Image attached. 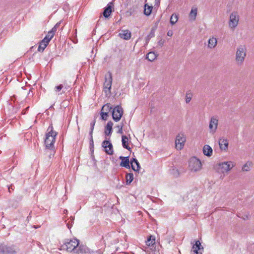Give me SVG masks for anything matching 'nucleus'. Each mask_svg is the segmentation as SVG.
<instances>
[{"label": "nucleus", "mask_w": 254, "mask_h": 254, "mask_svg": "<svg viewBox=\"0 0 254 254\" xmlns=\"http://www.w3.org/2000/svg\"><path fill=\"white\" fill-rule=\"evenodd\" d=\"M235 166V163L233 161H225L217 164L215 166L216 171L225 175L228 174L231 169Z\"/></svg>", "instance_id": "nucleus-1"}, {"label": "nucleus", "mask_w": 254, "mask_h": 254, "mask_svg": "<svg viewBox=\"0 0 254 254\" xmlns=\"http://www.w3.org/2000/svg\"><path fill=\"white\" fill-rule=\"evenodd\" d=\"M202 169V164L200 160L196 157L190 158L188 161V169L192 173H197Z\"/></svg>", "instance_id": "nucleus-2"}, {"label": "nucleus", "mask_w": 254, "mask_h": 254, "mask_svg": "<svg viewBox=\"0 0 254 254\" xmlns=\"http://www.w3.org/2000/svg\"><path fill=\"white\" fill-rule=\"evenodd\" d=\"M247 56V47L245 45H240L237 49L235 54V62L238 65L244 64Z\"/></svg>", "instance_id": "nucleus-3"}, {"label": "nucleus", "mask_w": 254, "mask_h": 254, "mask_svg": "<svg viewBox=\"0 0 254 254\" xmlns=\"http://www.w3.org/2000/svg\"><path fill=\"white\" fill-rule=\"evenodd\" d=\"M57 134V132L53 130L52 126H50L48 128L45 139V144L46 148L52 149L54 147V144L55 142V138Z\"/></svg>", "instance_id": "nucleus-4"}, {"label": "nucleus", "mask_w": 254, "mask_h": 254, "mask_svg": "<svg viewBox=\"0 0 254 254\" xmlns=\"http://www.w3.org/2000/svg\"><path fill=\"white\" fill-rule=\"evenodd\" d=\"M240 20V15L236 11H232L229 17L228 22V26L230 29L234 31L236 29L239 25Z\"/></svg>", "instance_id": "nucleus-5"}, {"label": "nucleus", "mask_w": 254, "mask_h": 254, "mask_svg": "<svg viewBox=\"0 0 254 254\" xmlns=\"http://www.w3.org/2000/svg\"><path fill=\"white\" fill-rule=\"evenodd\" d=\"M18 251V249L15 246L0 245V254H16Z\"/></svg>", "instance_id": "nucleus-6"}, {"label": "nucleus", "mask_w": 254, "mask_h": 254, "mask_svg": "<svg viewBox=\"0 0 254 254\" xmlns=\"http://www.w3.org/2000/svg\"><path fill=\"white\" fill-rule=\"evenodd\" d=\"M192 248L191 250V254H202L204 248L202 245V242L199 240H194L191 242Z\"/></svg>", "instance_id": "nucleus-7"}, {"label": "nucleus", "mask_w": 254, "mask_h": 254, "mask_svg": "<svg viewBox=\"0 0 254 254\" xmlns=\"http://www.w3.org/2000/svg\"><path fill=\"white\" fill-rule=\"evenodd\" d=\"M186 141V136L184 133H179L176 137L175 145L177 150L183 148Z\"/></svg>", "instance_id": "nucleus-8"}, {"label": "nucleus", "mask_w": 254, "mask_h": 254, "mask_svg": "<svg viewBox=\"0 0 254 254\" xmlns=\"http://www.w3.org/2000/svg\"><path fill=\"white\" fill-rule=\"evenodd\" d=\"M112 83V77L110 73L105 76V80L104 83V91L106 96H110Z\"/></svg>", "instance_id": "nucleus-9"}, {"label": "nucleus", "mask_w": 254, "mask_h": 254, "mask_svg": "<svg viewBox=\"0 0 254 254\" xmlns=\"http://www.w3.org/2000/svg\"><path fill=\"white\" fill-rule=\"evenodd\" d=\"M79 244L78 239H69V241L66 242L65 245L68 252L73 251L74 253H77V248Z\"/></svg>", "instance_id": "nucleus-10"}, {"label": "nucleus", "mask_w": 254, "mask_h": 254, "mask_svg": "<svg viewBox=\"0 0 254 254\" xmlns=\"http://www.w3.org/2000/svg\"><path fill=\"white\" fill-rule=\"evenodd\" d=\"M218 118L217 116H214L210 118L209 123V132L214 134L218 127Z\"/></svg>", "instance_id": "nucleus-11"}, {"label": "nucleus", "mask_w": 254, "mask_h": 254, "mask_svg": "<svg viewBox=\"0 0 254 254\" xmlns=\"http://www.w3.org/2000/svg\"><path fill=\"white\" fill-rule=\"evenodd\" d=\"M123 115V109L120 106H116L112 111V117L115 122L120 120Z\"/></svg>", "instance_id": "nucleus-12"}, {"label": "nucleus", "mask_w": 254, "mask_h": 254, "mask_svg": "<svg viewBox=\"0 0 254 254\" xmlns=\"http://www.w3.org/2000/svg\"><path fill=\"white\" fill-rule=\"evenodd\" d=\"M102 147L105 149V152L109 155L113 154L112 144L108 140H105L102 143Z\"/></svg>", "instance_id": "nucleus-13"}, {"label": "nucleus", "mask_w": 254, "mask_h": 254, "mask_svg": "<svg viewBox=\"0 0 254 254\" xmlns=\"http://www.w3.org/2000/svg\"><path fill=\"white\" fill-rule=\"evenodd\" d=\"M217 38L216 37L211 36L208 40L207 48L210 49L215 48L217 45Z\"/></svg>", "instance_id": "nucleus-14"}, {"label": "nucleus", "mask_w": 254, "mask_h": 254, "mask_svg": "<svg viewBox=\"0 0 254 254\" xmlns=\"http://www.w3.org/2000/svg\"><path fill=\"white\" fill-rule=\"evenodd\" d=\"M131 35V32L128 30H123L119 34L120 37L126 40H129Z\"/></svg>", "instance_id": "nucleus-15"}, {"label": "nucleus", "mask_w": 254, "mask_h": 254, "mask_svg": "<svg viewBox=\"0 0 254 254\" xmlns=\"http://www.w3.org/2000/svg\"><path fill=\"white\" fill-rule=\"evenodd\" d=\"M197 14V8L195 6H192L189 15L190 20L194 21L196 19Z\"/></svg>", "instance_id": "nucleus-16"}, {"label": "nucleus", "mask_w": 254, "mask_h": 254, "mask_svg": "<svg viewBox=\"0 0 254 254\" xmlns=\"http://www.w3.org/2000/svg\"><path fill=\"white\" fill-rule=\"evenodd\" d=\"M120 159L122 160L120 166L122 167H126L127 168H129V157H124V156H120L119 157Z\"/></svg>", "instance_id": "nucleus-17"}, {"label": "nucleus", "mask_w": 254, "mask_h": 254, "mask_svg": "<svg viewBox=\"0 0 254 254\" xmlns=\"http://www.w3.org/2000/svg\"><path fill=\"white\" fill-rule=\"evenodd\" d=\"M253 166V162L251 161H248L242 166L241 170L243 172H249L252 169Z\"/></svg>", "instance_id": "nucleus-18"}, {"label": "nucleus", "mask_w": 254, "mask_h": 254, "mask_svg": "<svg viewBox=\"0 0 254 254\" xmlns=\"http://www.w3.org/2000/svg\"><path fill=\"white\" fill-rule=\"evenodd\" d=\"M219 144L221 149L226 151L228 149V141L227 139L221 138L219 140Z\"/></svg>", "instance_id": "nucleus-19"}, {"label": "nucleus", "mask_w": 254, "mask_h": 254, "mask_svg": "<svg viewBox=\"0 0 254 254\" xmlns=\"http://www.w3.org/2000/svg\"><path fill=\"white\" fill-rule=\"evenodd\" d=\"M113 126V123L110 121L108 122L107 124V125L105 127V134L106 135H111L112 132V127Z\"/></svg>", "instance_id": "nucleus-20"}, {"label": "nucleus", "mask_w": 254, "mask_h": 254, "mask_svg": "<svg viewBox=\"0 0 254 254\" xmlns=\"http://www.w3.org/2000/svg\"><path fill=\"white\" fill-rule=\"evenodd\" d=\"M130 164L132 170L134 171H138L140 169L139 163L135 158H133L130 161Z\"/></svg>", "instance_id": "nucleus-21"}, {"label": "nucleus", "mask_w": 254, "mask_h": 254, "mask_svg": "<svg viewBox=\"0 0 254 254\" xmlns=\"http://www.w3.org/2000/svg\"><path fill=\"white\" fill-rule=\"evenodd\" d=\"M212 149L208 145H205L203 148V154L208 157H210L212 154Z\"/></svg>", "instance_id": "nucleus-22"}, {"label": "nucleus", "mask_w": 254, "mask_h": 254, "mask_svg": "<svg viewBox=\"0 0 254 254\" xmlns=\"http://www.w3.org/2000/svg\"><path fill=\"white\" fill-rule=\"evenodd\" d=\"M122 142L124 148L130 150V148L128 146V138L125 135H123L122 137Z\"/></svg>", "instance_id": "nucleus-23"}, {"label": "nucleus", "mask_w": 254, "mask_h": 254, "mask_svg": "<svg viewBox=\"0 0 254 254\" xmlns=\"http://www.w3.org/2000/svg\"><path fill=\"white\" fill-rule=\"evenodd\" d=\"M66 89V87H64V85L60 84L58 86H57L55 88V92L58 93L59 95H61L63 93L65 92V90Z\"/></svg>", "instance_id": "nucleus-24"}, {"label": "nucleus", "mask_w": 254, "mask_h": 254, "mask_svg": "<svg viewBox=\"0 0 254 254\" xmlns=\"http://www.w3.org/2000/svg\"><path fill=\"white\" fill-rule=\"evenodd\" d=\"M156 239H147L145 241V244L147 246L152 247L151 250H153L156 249Z\"/></svg>", "instance_id": "nucleus-25"}, {"label": "nucleus", "mask_w": 254, "mask_h": 254, "mask_svg": "<svg viewBox=\"0 0 254 254\" xmlns=\"http://www.w3.org/2000/svg\"><path fill=\"white\" fill-rule=\"evenodd\" d=\"M49 42L43 39L39 44L38 47V51L39 52H43L44 49L46 48L47 45H48Z\"/></svg>", "instance_id": "nucleus-26"}, {"label": "nucleus", "mask_w": 254, "mask_h": 254, "mask_svg": "<svg viewBox=\"0 0 254 254\" xmlns=\"http://www.w3.org/2000/svg\"><path fill=\"white\" fill-rule=\"evenodd\" d=\"M112 12V8L111 6L109 4H108L107 6L105 8L104 12L103 15L105 17H108Z\"/></svg>", "instance_id": "nucleus-27"}, {"label": "nucleus", "mask_w": 254, "mask_h": 254, "mask_svg": "<svg viewBox=\"0 0 254 254\" xmlns=\"http://www.w3.org/2000/svg\"><path fill=\"white\" fill-rule=\"evenodd\" d=\"M152 6H149L147 4H145L144 5V13L146 15H149L152 12Z\"/></svg>", "instance_id": "nucleus-28"}, {"label": "nucleus", "mask_w": 254, "mask_h": 254, "mask_svg": "<svg viewBox=\"0 0 254 254\" xmlns=\"http://www.w3.org/2000/svg\"><path fill=\"white\" fill-rule=\"evenodd\" d=\"M157 55L154 52H149L148 53V54L146 55V59L152 62L156 58Z\"/></svg>", "instance_id": "nucleus-29"}, {"label": "nucleus", "mask_w": 254, "mask_h": 254, "mask_svg": "<svg viewBox=\"0 0 254 254\" xmlns=\"http://www.w3.org/2000/svg\"><path fill=\"white\" fill-rule=\"evenodd\" d=\"M133 179V175L132 173H128L126 175V184H130Z\"/></svg>", "instance_id": "nucleus-30"}, {"label": "nucleus", "mask_w": 254, "mask_h": 254, "mask_svg": "<svg viewBox=\"0 0 254 254\" xmlns=\"http://www.w3.org/2000/svg\"><path fill=\"white\" fill-rule=\"evenodd\" d=\"M178 20V16L177 14L174 13L172 15L170 18V23L172 25L175 24Z\"/></svg>", "instance_id": "nucleus-31"}, {"label": "nucleus", "mask_w": 254, "mask_h": 254, "mask_svg": "<svg viewBox=\"0 0 254 254\" xmlns=\"http://www.w3.org/2000/svg\"><path fill=\"white\" fill-rule=\"evenodd\" d=\"M87 248L86 246L82 245H79L77 248V251L78 252L77 253H86L87 252Z\"/></svg>", "instance_id": "nucleus-32"}, {"label": "nucleus", "mask_w": 254, "mask_h": 254, "mask_svg": "<svg viewBox=\"0 0 254 254\" xmlns=\"http://www.w3.org/2000/svg\"><path fill=\"white\" fill-rule=\"evenodd\" d=\"M54 35L55 34L53 32L49 31L44 39L49 43L50 41L54 37Z\"/></svg>", "instance_id": "nucleus-33"}, {"label": "nucleus", "mask_w": 254, "mask_h": 254, "mask_svg": "<svg viewBox=\"0 0 254 254\" xmlns=\"http://www.w3.org/2000/svg\"><path fill=\"white\" fill-rule=\"evenodd\" d=\"M112 109V107L110 104H107L103 106L102 109V112H107V113Z\"/></svg>", "instance_id": "nucleus-34"}, {"label": "nucleus", "mask_w": 254, "mask_h": 254, "mask_svg": "<svg viewBox=\"0 0 254 254\" xmlns=\"http://www.w3.org/2000/svg\"><path fill=\"white\" fill-rule=\"evenodd\" d=\"M192 97V94L190 92H187L186 94V102L187 103H190V102L191 101V98Z\"/></svg>", "instance_id": "nucleus-35"}, {"label": "nucleus", "mask_w": 254, "mask_h": 254, "mask_svg": "<svg viewBox=\"0 0 254 254\" xmlns=\"http://www.w3.org/2000/svg\"><path fill=\"white\" fill-rule=\"evenodd\" d=\"M101 118L103 120H106L108 116V113L107 112H102L101 113Z\"/></svg>", "instance_id": "nucleus-36"}, {"label": "nucleus", "mask_w": 254, "mask_h": 254, "mask_svg": "<svg viewBox=\"0 0 254 254\" xmlns=\"http://www.w3.org/2000/svg\"><path fill=\"white\" fill-rule=\"evenodd\" d=\"M119 128V130L118 131V133L120 134H123V125H118L117 127Z\"/></svg>", "instance_id": "nucleus-37"}, {"label": "nucleus", "mask_w": 254, "mask_h": 254, "mask_svg": "<svg viewBox=\"0 0 254 254\" xmlns=\"http://www.w3.org/2000/svg\"><path fill=\"white\" fill-rule=\"evenodd\" d=\"M95 122H92L90 123V130H93L94 129V127L95 125Z\"/></svg>", "instance_id": "nucleus-38"}, {"label": "nucleus", "mask_w": 254, "mask_h": 254, "mask_svg": "<svg viewBox=\"0 0 254 254\" xmlns=\"http://www.w3.org/2000/svg\"><path fill=\"white\" fill-rule=\"evenodd\" d=\"M167 35L168 36H170L171 37V36H172L173 35V31L172 30H169V31H168L167 32Z\"/></svg>", "instance_id": "nucleus-39"}, {"label": "nucleus", "mask_w": 254, "mask_h": 254, "mask_svg": "<svg viewBox=\"0 0 254 254\" xmlns=\"http://www.w3.org/2000/svg\"><path fill=\"white\" fill-rule=\"evenodd\" d=\"M164 44V41L163 40H160L159 42H158V44L160 46H162Z\"/></svg>", "instance_id": "nucleus-40"}, {"label": "nucleus", "mask_w": 254, "mask_h": 254, "mask_svg": "<svg viewBox=\"0 0 254 254\" xmlns=\"http://www.w3.org/2000/svg\"><path fill=\"white\" fill-rule=\"evenodd\" d=\"M57 28L55 26H54V27L52 29V30H50V31H51V32H53V33L55 34V32H56V31H57Z\"/></svg>", "instance_id": "nucleus-41"}, {"label": "nucleus", "mask_w": 254, "mask_h": 254, "mask_svg": "<svg viewBox=\"0 0 254 254\" xmlns=\"http://www.w3.org/2000/svg\"><path fill=\"white\" fill-rule=\"evenodd\" d=\"M93 137H90V145H93Z\"/></svg>", "instance_id": "nucleus-42"}, {"label": "nucleus", "mask_w": 254, "mask_h": 254, "mask_svg": "<svg viewBox=\"0 0 254 254\" xmlns=\"http://www.w3.org/2000/svg\"><path fill=\"white\" fill-rule=\"evenodd\" d=\"M93 131V130H90V131L89 132V134L90 135V137H92Z\"/></svg>", "instance_id": "nucleus-43"}, {"label": "nucleus", "mask_w": 254, "mask_h": 254, "mask_svg": "<svg viewBox=\"0 0 254 254\" xmlns=\"http://www.w3.org/2000/svg\"><path fill=\"white\" fill-rule=\"evenodd\" d=\"M60 22H59V23H57L55 25V26L58 28V27L60 26Z\"/></svg>", "instance_id": "nucleus-44"}, {"label": "nucleus", "mask_w": 254, "mask_h": 254, "mask_svg": "<svg viewBox=\"0 0 254 254\" xmlns=\"http://www.w3.org/2000/svg\"><path fill=\"white\" fill-rule=\"evenodd\" d=\"M148 238L151 239L154 238L152 237V236L150 235Z\"/></svg>", "instance_id": "nucleus-45"}, {"label": "nucleus", "mask_w": 254, "mask_h": 254, "mask_svg": "<svg viewBox=\"0 0 254 254\" xmlns=\"http://www.w3.org/2000/svg\"><path fill=\"white\" fill-rule=\"evenodd\" d=\"M67 211L66 210H64V213H67Z\"/></svg>", "instance_id": "nucleus-46"}, {"label": "nucleus", "mask_w": 254, "mask_h": 254, "mask_svg": "<svg viewBox=\"0 0 254 254\" xmlns=\"http://www.w3.org/2000/svg\"><path fill=\"white\" fill-rule=\"evenodd\" d=\"M67 226H68V228L69 229H70V228H69V225H68V224H67Z\"/></svg>", "instance_id": "nucleus-47"}]
</instances>
